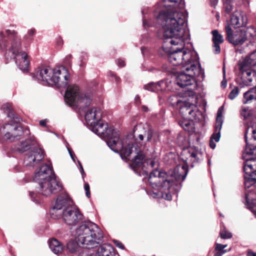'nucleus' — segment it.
<instances>
[{"instance_id":"nucleus-62","label":"nucleus","mask_w":256,"mask_h":256,"mask_svg":"<svg viewBox=\"0 0 256 256\" xmlns=\"http://www.w3.org/2000/svg\"><path fill=\"white\" fill-rule=\"evenodd\" d=\"M188 90H192V88H188Z\"/></svg>"},{"instance_id":"nucleus-34","label":"nucleus","mask_w":256,"mask_h":256,"mask_svg":"<svg viewBox=\"0 0 256 256\" xmlns=\"http://www.w3.org/2000/svg\"><path fill=\"white\" fill-rule=\"evenodd\" d=\"M234 8L233 2L232 0H226L224 2V11L228 13H230Z\"/></svg>"},{"instance_id":"nucleus-10","label":"nucleus","mask_w":256,"mask_h":256,"mask_svg":"<svg viewBox=\"0 0 256 256\" xmlns=\"http://www.w3.org/2000/svg\"><path fill=\"white\" fill-rule=\"evenodd\" d=\"M127 144L126 147L128 150L129 148H132V152L128 157L122 158V159H130L131 155L134 154V158L132 159L131 166L136 172L137 170H142L144 172L148 173V170L154 168L157 165V162L154 158L144 159L145 156L142 150L137 144H134L132 140H126Z\"/></svg>"},{"instance_id":"nucleus-51","label":"nucleus","mask_w":256,"mask_h":256,"mask_svg":"<svg viewBox=\"0 0 256 256\" xmlns=\"http://www.w3.org/2000/svg\"><path fill=\"white\" fill-rule=\"evenodd\" d=\"M218 0H210V4L212 6L215 7L217 4Z\"/></svg>"},{"instance_id":"nucleus-41","label":"nucleus","mask_w":256,"mask_h":256,"mask_svg":"<svg viewBox=\"0 0 256 256\" xmlns=\"http://www.w3.org/2000/svg\"><path fill=\"white\" fill-rule=\"evenodd\" d=\"M215 250H218V252L226 251V253L228 252L226 250H224L222 247V244H216Z\"/></svg>"},{"instance_id":"nucleus-15","label":"nucleus","mask_w":256,"mask_h":256,"mask_svg":"<svg viewBox=\"0 0 256 256\" xmlns=\"http://www.w3.org/2000/svg\"><path fill=\"white\" fill-rule=\"evenodd\" d=\"M226 30L228 40L235 46L243 44L246 40H248L251 42L252 40L248 38V35L252 37L254 36L252 32L254 31L252 28H248L246 31L242 30H237L235 32L232 33L230 26L226 25Z\"/></svg>"},{"instance_id":"nucleus-45","label":"nucleus","mask_w":256,"mask_h":256,"mask_svg":"<svg viewBox=\"0 0 256 256\" xmlns=\"http://www.w3.org/2000/svg\"><path fill=\"white\" fill-rule=\"evenodd\" d=\"M114 242L115 245L117 247H118L122 250H124V245L122 244V243L121 242H120L117 240H114Z\"/></svg>"},{"instance_id":"nucleus-55","label":"nucleus","mask_w":256,"mask_h":256,"mask_svg":"<svg viewBox=\"0 0 256 256\" xmlns=\"http://www.w3.org/2000/svg\"><path fill=\"white\" fill-rule=\"evenodd\" d=\"M226 253V251L218 252L214 254V256H222L223 254Z\"/></svg>"},{"instance_id":"nucleus-54","label":"nucleus","mask_w":256,"mask_h":256,"mask_svg":"<svg viewBox=\"0 0 256 256\" xmlns=\"http://www.w3.org/2000/svg\"><path fill=\"white\" fill-rule=\"evenodd\" d=\"M141 51H142V53L143 54V56L146 55V52H147L148 50L146 48L142 47Z\"/></svg>"},{"instance_id":"nucleus-23","label":"nucleus","mask_w":256,"mask_h":256,"mask_svg":"<svg viewBox=\"0 0 256 256\" xmlns=\"http://www.w3.org/2000/svg\"><path fill=\"white\" fill-rule=\"evenodd\" d=\"M96 256H120L110 244H104L96 250Z\"/></svg>"},{"instance_id":"nucleus-11","label":"nucleus","mask_w":256,"mask_h":256,"mask_svg":"<svg viewBox=\"0 0 256 256\" xmlns=\"http://www.w3.org/2000/svg\"><path fill=\"white\" fill-rule=\"evenodd\" d=\"M191 63L184 65L182 72L176 76V83L181 88H185L195 84L194 76H203L204 70L201 68L198 58H194Z\"/></svg>"},{"instance_id":"nucleus-39","label":"nucleus","mask_w":256,"mask_h":256,"mask_svg":"<svg viewBox=\"0 0 256 256\" xmlns=\"http://www.w3.org/2000/svg\"><path fill=\"white\" fill-rule=\"evenodd\" d=\"M220 234L221 238L223 239L230 238L232 237V234L226 230H222Z\"/></svg>"},{"instance_id":"nucleus-32","label":"nucleus","mask_w":256,"mask_h":256,"mask_svg":"<svg viewBox=\"0 0 256 256\" xmlns=\"http://www.w3.org/2000/svg\"><path fill=\"white\" fill-rule=\"evenodd\" d=\"M212 42L216 43L222 44L224 42L222 36L220 34L217 30H214L212 32Z\"/></svg>"},{"instance_id":"nucleus-22","label":"nucleus","mask_w":256,"mask_h":256,"mask_svg":"<svg viewBox=\"0 0 256 256\" xmlns=\"http://www.w3.org/2000/svg\"><path fill=\"white\" fill-rule=\"evenodd\" d=\"M246 23L247 18L240 11H236L231 16L230 24L234 28L245 26Z\"/></svg>"},{"instance_id":"nucleus-31","label":"nucleus","mask_w":256,"mask_h":256,"mask_svg":"<svg viewBox=\"0 0 256 256\" xmlns=\"http://www.w3.org/2000/svg\"><path fill=\"white\" fill-rule=\"evenodd\" d=\"M196 112L199 113L196 106L194 104H191L190 109L188 110V114L187 116H186V120H191L192 122L196 120Z\"/></svg>"},{"instance_id":"nucleus-37","label":"nucleus","mask_w":256,"mask_h":256,"mask_svg":"<svg viewBox=\"0 0 256 256\" xmlns=\"http://www.w3.org/2000/svg\"><path fill=\"white\" fill-rule=\"evenodd\" d=\"M239 94V88L237 86H234L228 94V98L230 100L234 99Z\"/></svg>"},{"instance_id":"nucleus-29","label":"nucleus","mask_w":256,"mask_h":256,"mask_svg":"<svg viewBox=\"0 0 256 256\" xmlns=\"http://www.w3.org/2000/svg\"><path fill=\"white\" fill-rule=\"evenodd\" d=\"M176 104L180 105L178 108H180V112L186 119V116L188 114V110L190 109L191 104L189 103H186V102H183L180 100H177Z\"/></svg>"},{"instance_id":"nucleus-47","label":"nucleus","mask_w":256,"mask_h":256,"mask_svg":"<svg viewBox=\"0 0 256 256\" xmlns=\"http://www.w3.org/2000/svg\"><path fill=\"white\" fill-rule=\"evenodd\" d=\"M246 256H256V252H254L251 250H248Z\"/></svg>"},{"instance_id":"nucleus-2","label":"nucleus","mask_w":256,"mask_h":256,"mask_svg":"<svg viewBox=\"0 0 256 256\" xmlns=\"http://www.w3.org/2000/svg\"><path fill=\"white\" fill-rule=\"evenodd\" d=\"M188 173L186 166L178 165L169 174L158 171L156 168L150 174L148 182L150 186L158 191L149 192L148 194L154 198H164L170 200L172 194H176L182 188V183Z\"/></svg>"},{"instance_id":"nucleus-3","label":"nucleus","mask_w":256,"mask_h":256,"mask_svg":"<svg viewBox=\"0 0 256 256\" xmlns=\"http://www.w3.org/2000/svg\"><path fill=\"white\" fill-rule=\"evenodd\" d=\"M6 36L2 32H0V48L5 51L4 56L7 60H14L18 68L23 72L28 70L30 60L27 54L22 50L21 40L17 33L7 30Z\"/></svg>"},{"instance_id":"nucleus-48","label":"nucleus","mask_w":256,"mask_h":256,"mask_svg":"<svg viewBox=\"0 0 256 256\" xmlns=\"http://www.w3.org/2000/svg\"><path fill=\"white\" fill-rule=\"evenodd\" d=\"M30 196L31 198H32V200H33L34 202H36V203H38V200H35V196H36V194L35 193H34V192H30Z\"/></svg>"},{"instance_id":"nucleus-16","label":"nucleus","mask_w":256,"mask_h":256,"mask_svg":"<svg viewBox=\"0 0 256 256\" xmlns=\"http://www.w3.org/2000/svg\"><path fill=\"white\" fill-rule=\"evenodd\" d=\"M72 202L66 193L60 195L56 200L55 204L52 208L51 214L54 215L58 213L60 215L62 212L69 207H71Z\"/></svg>"},{"instance_id":"nucleus-58","label":"nucleus","mask_w":256,"mask_h":256,"mask_svg":"<svg viewBox=\"0 0 256 256\" xmlns=\"http://www.w3.org/2000/svg\"><path fill=\"white\" fill-rule=\"evenodd\" d=\"M142 110L145 112H148V108L145 106H142Z\"/></svg>"},{"instance_id":"nucleus-63","label":"nucleus","mask_w":256,"mask_h":256,"mask_svg":"<svg viewBox=\"0 0 256 256\" xmlns=\"http://www.w3.org/2000/svg\"><path fill=\"white\" fill-rule=\"evenodd\" d=\"M246 0L248 2V0Z\"/></svg>"},{"instance_id":"nucleus-14","label":"nucleus","mask_w":256,"mask_h":256,"mask_svg":"<svg viewBox=\"0 0 256 256\" xmlns=\"http://www.w3.org/2000/svg\"><path fill=\"white\" fill-rule=\"evenodd\" d=\"M22 133V128L16 124H6L0 127V140L12 142L18 140Z\"/></svg>"},{"instance_id":"nucleus-12","label":"nucleus","mask_w":256,"mask_h":256,"mask_svg":"<svg viewBox=\"0 0 256 256\" xmlns=\"http://www.w3.org/2000/svg\"><path fill=\"white\" fill-rule=\"evenodd\" d=\"M252 66L256 67V50L240 64L241 76L239 85L241 88L252 86L256 84V73L250 70Z\"/></svg>"},{"instance_id":"nucleus-17","label":"nucleus","mask_w":256,"mask_h":256,"mask_svg":"<svg viewBox=\"0 0 256 256\" xmlns=\"http://www.w3.org/2000/svg\"><path fill=\"white\" fill-rule=\"evenodd\" d=\"M224 112L223 106H220L217 112V116L214 128V132L211 136L210 140V146L212 149H214L216 146L215 142H218L220 137V130L223 124L222 113Z\"/></svg>"},{"instance_id":"nucleus-30","label":"nucleus","mask_w":256,"mask_h":256,"mask_svg":"<svg viewBox=\"0 0 256 256\" xmlns=\"http://www.w3.org/2000/svg\"><path fill=\"white\" fill-rule=\"evenodd\" d=\"M147 12V9H144L142 10V25L144 28L146 30H147L150 27L156 26V24L152 22L150 20L148 19V18L146 16Z\"/></svg>"},{"instance_id":"nucleus-33","label":"nucleus","mask_w":256,"mask_h":256,"mask_svg":"<svg viewBox=\"0 0 256 256\" xmlns=\"http://www.w3.org/2000/svg\"><path fill=\"white\" fill-rule=\"evenodd\" d=\"M2 109L8 117L12 118L14 116V112L10 104H4Z\"/></svg>"},{"instance_id":"nucleus-9","label":"nucleus","mask_w":256,"mask_h":256,"mask_svg":"<svg viewBox=\"0 0 256 256\" xmlns=\"http://www.w3.org/2000/svg\"><path fill=\"white\" fill-rule=\"evenodd\" d=\"M37 146V141L32 136L18 143L14 146L13 149L16 152H24L33 148V149L26 155L24 162L25 166L33 167L38 164L44 158V150Z\"/></svg>"},{"instance_id":"nucleus-56","label":"nucleus","mask_w":256,"mask_h":256,"mask_svg":"<svg viewBox=\"0 0 256 256\" xmlns=\"http://www.w3.org/2000/svg\"><path fill=\"white\" fill-rule=\"evenodd\" d=\"M112 76H114V80H115V81L116 82H120V78H118V76H116L115 74H112Z\"/></svg>"},{"instance_id":"nucleus-26","label":"nucleus","mask_w":256,"mask_h":256,"mask_svg":"<svg viewBox=\"0 0 256 256\" xmlns=\"http://www.w3.org/2000/svg\"><path fill=\"white\" fill-rule=\"evenodd\" d=\"M244 104H248L256 102V86L250 88L243 94L242 100Z\"/></svg>"},{"instance_id":"nucleus-35","label":"nucleus","mask_w":256,"mask_h":256,"mask_svg":"<svg viewBox=\"0 0 256 256\" xmlns=\"http://www.w3.org/2000/svg\"><path fill=\"white\" fill-rule=\"evenodd\" d=\"M240 114L244 119H246L251 115L250 110L248 108L242 106L240 110Z\"/></svg>"},{"instance_id":"nucleus-38","label":"nucleus","mask_w":256,"mask_h":256,"mask_svg":"<svg viewBox=\"0 0 256 256\" xmlns=\"http://www.w3.org/2000/svg\"><path fill=\"white\" fill-rule=\"evenodd\" d=\"M177 100H180L178 96H172L170 97L169 98V102L172 105L178 108V107L180 105L176 104Z\"/></svg>"},{"instance_id":"nucleus-21","label":"nucleus","mask_w":256,"mask_h":256,"mask_svg":"<svg viewBox=\"0 0 256 256\" xmlns=\"http://www.w3.org/2000/svg\"><path fill=\"white\" fill-rule=\"evenodd\" d=\"M134 130L138 133V138L140 140H142L144 138H146L147 142H150L152 140V132L150 126L146 124H140L135 126Z\"/></svg>"},{"instance_id":"nucleus-4","label":"nucleus","mask_w":256,"mask_h":256,"mask_svg":"<svg viewBox=\"0 0 256 256\" xmlns=\"http://www.w3.org/2000/svg\"><path fill=\"white\" fill-rule=\"evenodd\" d=\"M246 146L243 152L242 158L245 160L244 166V186L248 188L256 182V158H254L256 150V121L252 126H248L244 135Z\"/></svg>"},{"instance_id":"nucleus-24","label":"nucleus","mask_w":256,"mask_h":256,"mask_svg":"<svg viewBox=\"0 0 256 256\" xmlns=\"http://www.w3.org/2000/svg\"><path fill=\"white\" fill-rule=\"evenodd\" d=\"M246 205L256 217V193L250 192L246 194Z\"/></svg>"},{"instance_id":"nucleus-13","label":"nucleus","mask_w":256,"mask_h":256,"mask_svg":"<svg viewBox=\"0 0 256 256\" xmlns=\"http://www.w3.org/2000/svg\"><path fill=\"white\" fill-rule=\"evenodd\" d=\"M92 100L91 93H80L78 87L76 85L68 86L64 96V100L68 105L80 108L90 105Z\"/></svg>"},{"instance_id":"nucleus-53","label":"nucleus","mask_w":256,"mask_h":256,"mask_svg":"<svg viewBox=\"0 0 256 256\" xmlns=\"http://www.w3.org/2000/svg\"><path fill=\"white\" fill-rule=\"evenodd\" d=\"M48 122V121L46 119L44 120H42L40 121V126H46V124Z\"/></svg>"},{"instance_id":"nucleus-5","label":"nucleus","mask_w":256,"mask_h":256,"mask_svg":"<svg viewBox=\"0 0 256 256\" xmlns=\"http://www.w3.org/2000/svg\"><path fill=\"white\" fill-rule=\"evenodd\" d=\"M76 235L82 244L78 256H96V250L93 248L98 246V240L103 237L98 225L90 221L84 222L76 228Z\"/></svg>"},{"instance_id":"nucleus-49","label":"nucleus","mask_w":256,"mask_h":256,"mask_svg":"<svg viewBox=\"0 0 256 256\" xmlns=\"http://www.w3.org/2000/svg\"><path fill=\"white\" fill-rule=\"evenodd\" d=\"M243 4L246 8H248L249 7L250 5V0H248V2L246 0H241Z\"/></svg>"},{"instance_id":"nucleus-61","label":"nucleus","mask_w":256,"mask_h":256,"mask_svg":"<svg viewBox=\"0 0 256 256\" xmlns=\"http://www.w3.org/2000/svg\"><path fill=\"white\" fill-rule=\"evenodd\" d=\"M208 164L209 166H210V160H208Z\"/></svg>"},{"instance_id":"nucleus-57","label":"nucleus","mask_w":256,"mask_h":256,"mask_svg":"<svg viewBox=\"0 0 256 256\" xmlns=\"http://www.w3.org/2000/svg\"><path fill=\"white\" fill-rule=\"evenodd\" d=\"M135 101L137 104H138L140 102V97L139 96L136 95L135 97Z\"/></svg>"},{"instance_id":"nucleus-20","label":"nucleus","mask_w":256,"mask_h":256,"mask_svg":"<svg viewBox=\"0 0 256 256\" xmlns=\"http://www.w3.org/2000/svg\"><path fill=\"white\" fill-rule=\"evenodd\" d=\"M102 116V112L100 108L96 107L89 108L85 114L86 123L89 126L94 125L96 122L100 120Z\"/></svg>"},{"instance_id":"nucleus-59","label":"nucleus","mask_w":256,"mask_h":256,"mask_svg":"<svg viewBox=\"0 0 256 256\" xmlns=\"http://www.w3.org/2000/svg\"><path fill=\"white\" fill-rule=\"evenodd\" d=\"M25 133H26V134H29V130L26 129V130H25Z\"/></svg>"},{"instance_id":"nucleus-8","label":"nucleus","mask_w":256,"mask_h":256,"mask_svg":"<svg viewBox=\"0 0 256 256\" xmlns=\"http://www.w3.org/2000/svg\"><path fill=\"white\" fill-rule=\"evenodd\" d=\"M69 77L67 70L62 67L54 69L49 67L38 68L33 74V78L36 80L58 88L66 87Z\"/></svg>"},{"instance_id":"nucleus-60","label":"nucleus","mask_w":256,"mask_h":256,"mask_svg":"<svg viewBox=\"0 0 256 256\" xmlns=\"http://www.w3.org/2000/svg\"><path fill=\"white\" fill-rule=\"evenodd\" d=\"M227 246L226 244H222V247L224 248H226Z\"/></svg>"},{"instance_id":"nucleus-18","label":"nucleus","mask_w":256,"mask_h":256,"mask_svg":"<svg viewBox=\"0 0 256 256\" xmlns=\"http://www.w3.org/2000/svg\"><path fill=\"white\" fill-rule=\"evenodd\" d=\"M182 155L184 157L183 160L186 163H191L192 167L194 164L198 163L202 159V152L196 147H191L184 149L182 152Z\"/></svg>"},{"instance_id":"nucleus-27","label":"nucleus","mask_w":256,"mask_h":256,"mask_svg":"<svg viewBox=\"0 0 256 256\" xmlns=\"http://www.w3.org/2000/svg\"><path fill=\"white\" fill-rule=\"evenodd\" d=\"M74 240H70L67 244V248L72 253L78 254L82 248V244H81L77 238V236Z\"/></svg>"},{"instance_id":"nucleus-7","label":"nucleus","mask_w":256,"mask_h":256,"mask_svg":"<svg viewBox=\"0 0 256 256\" xmlns=\"http://www.w3.org/2000/svg\"><path fill=\"white\" fill-rule=\"evenodd\" d=\"M34 180L39 185L38 192L48 196L62 188V184L56 179L51 164L42 165L36 172Z\"/></svg>"},{"instance_id":"nucleus-36","label":"nucleus","mask_w":256,"mask_h":256,"mask_svg":"<svg viewBox=\"0 0 256 256\" xmlns=\"http://www.w3.org/2000/svg\"><path fill=\"white\" fill-rule=\"evenodd\" d=\"M190 121V120H186L185 122L182 123V126L185 130H187L188 132L192 130L193 126Z\"/></svg>"},{"instance_id":"nucleus-42","label":"nucleus","mask_w":256,"mask_h":256,"mask_svg":"<svg viewBox=\"0 0 256 256\" xmlns=\"http://www.w3.org/2000/svg\"><path fill=\"white\" fill-rule=\"evenodd\" d=\"M84 189L86 190V196L88 198H90V186L88 183H86L84 184Z\"/></svg>"},{"instance_id":"nucleus-19","label":"nucleus","mask_w":256,"mask_h":256,"mask_svg":"<svg viewBox=\"0 0 256 256\" xmlns=\"http://www.w3.org/2000/svg\"><path fill=\"white\" fill-rule=\"evenodd\" d=\"M62 217L67 224L75 225L82 220V215L78 209L72 206L62 212Z\"/></svg>"},{"instance_id":"nucleus-25","label":"nucleus","mask_w":256,"mask_h":256,"mask_svg":"<svg viewBox=\"0 0 256 256\" xmlns=\"http://www.w3.org/2000/svg\"><path fill=\"white\" fill-rule=\"evenodd\" d=\"M167 84V81L160 80L156 83H149L145 85L144 88L146 90L152 92H158L165 90L166 88L168 86Z\"/></svg>"},{"instance_id":"nucleus-46","label":"nucleus","mask_w":256,"mask_h":256,"mask_svg":"<svg viewBox=\"0 0 256 256\" xmlns=\"http://www.w3.org/2000/svg\"><path fill=\"white\" fill-rule=\"evenodd\" d=\"M117 64L119 66L123 67L125 66V62L124 60L120 58L118 60Z\"/></svg>"},{"instance_id":"nucleus-6","label":"nucleus","mask_w":256,"mask_h":256,"mask_svg":"<svg viewBox=\"0 0 256 256\" xmlns=\"http://www.w3.org/2000/svg\"><path fill=\"white\" fill-rule=\"evenodd\" d=\"M92 130L106 140V144L109 148L115 152L120 151L122 158L128 157L132 152V148H129L128 150L126 142V140H130L126 138L121 140L120 131L113 128H108L106 122L100 119L96 124L90 126Z\"/></svg>"},{"instance_id":"nucleus-43","label":"nucleus","mask_w":256,"mask_h":256,"mask_svg":"<svg viewBox=\"0 0 256 256\" xmlns=\"http://www.w3.org/2000/svg\"><path fill=\"white\" fill-rule=\"evenodd\" d=\"M35 34V30L31 29L28 31V34L25 36L26 38H30Z\"/></svg>"},{"instance_id":"nucleus-28","label":"nucleus","mask_w":256,"mask_h":256,"mask_svg":"<svg viewBox=\"0 0 256 256\" xmlns=\"http://www.w3.org/2000/svg\"><path fill=\"white\" fill-rule=\"evenodd\" d=\"M49 247L55 254H58L63 250L62 244L56 239L52 238L48 242Z\"/></svg>"},{"instance_id":"nucleus-1","label":"nucleus","mask_w":256,"mask_h":256,"mask_svg":"<svg viewBox=\"0 0 256 256\" xmlns=\"http://www.w3.org/2000/svg\"><path fill=\"white\" fill-rule=\"evenodd\" d=\"M162 7L160 10L154 12L156 24L162 26L163 36L166 43L180 48H172L170 50L168 60L174 66L184 65L191 63L194 58H198L194 51L183 48L188 34L184 24L187 12L181 10L184 8V0H164L159 4Z\"/></svg>"},{"instance_id":"nucleus-52","label":"nucleus","mask_w":256,"mask_h":256,"mask_svg":"<svg viewBox=\"0 0 256 256\" xmlns=\"http://www.w3.org/2000/svg\"><path fill=\"white\" fill-rule=\"evenodd\" d=\"M227 82L226 80L224 78V80H222L221 82V86L223 88H225L226 86Z\"/></svg>"},{"instance_id":"nucleus-50","label":"nucleus","mask_w":256,"mask_h":256,"mask_svg":"<svg viewBox=\"0 0 256 256\" xmlns=\"http://www.w3.org/2000/svg\"><path fill=\"white\" fill-rule=\"evenodd\" d=\"M68 152H69V154H70L71 158L74 162H75V158H76V157L74 156V154H73L72 151L70 148H68Z\"/></svg>"},{"instance_id":"nucleus-40","label":"nucleus","mask_w":256,"mask_h":256,"mask_svg":"<svg viewBox=\"0 0 256 256\" xmlns=\"http://www.w3.org/2000/svg\"><path fill=\"white\" fill-rule=\"evenodd\" d=\"M214 52L217 54H219L220 52V43L213 42Z\"/></svg>"},{"instance_id":"nucleus-44","label":"nucleus","mask_w":256,"mask_h":256,"mask_svg":"<svg viewBox=\"0 0 256 256\" xmlns=\"http://www.w3.org/2000/svg\"><path fill=\"white\" fill-rule=\"evenodd\" d=\"M78 165L80 166L79 168H80V172L82 174V178H84V176H86V174L84 173V170L83 168V167H82L80 162L79 160H78Z\"/></svg>"}]
</instances>
